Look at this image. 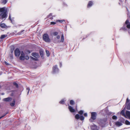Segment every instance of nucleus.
<instances>
[{"label": "nucleus", "instance_id": "1", "mask_svg": "<svg viewBox=\"0 0 130 130\" xmlns=\"http://www.w3.org/2000/svg\"><path fill=\"white\" fill-rule=\"evenodd\" d=\"M5 7L0 8V12L2 13L0 14V18L3 19L6 18L7 17Z\"/></svg>", "mask_w": 130, "mask_h": 130}, {"label": "nucleus", "instance_id": "2", "mask_svg": "<svg viewBox=\"0 0 130 130\" xmlns=\"http://www.w3.org/2000/svg\"><path fill=\"white\" fill-rule=\"evenodd\" d=\"M43 39L44 41L47 42H50L51 40L50 39L49 36L47 34H44L43 36Z\"/></svg>", "mask_w": 130, "mask_h": 130}, {"label": "nucleus", "instance_id": "3", "mask_svg": "<svg viewBox=\"0 0 130 130\" xmlns=\"http://www.w3.org/2000/svg\"><path fill=\"white\" fill-rule=\"evenodd\" d=\"M59 69L58 68L57 66L55 65L53 67L52 72L53 74H56L58 73Z\"/></svg>", "mask_w": 130, "mask_h": 130}, {"label": "nucleus", "instance_id": "4", "mask_svg": "<svg viewBox=\"0 0 130 130\" xmlns=\"http://www.w3.org/2000/svg\"><path fill=\"white\" fill-rule=\"evenodd\" d=\"M106 120H101L100 123H99L100 125L102 127L105 126L106 124Z\"/></svg>", "mask_w": 130, "mask_h": 130}, {"label": "nucleus", "instance_id": "5", "mask_svg": "<svg viewBox=\"0 0 130 130\" xmlns=\"http://www.w3.org/2000/svg\"><path fill=\"white\" fill-rule=\"evenodd\" d=\"M125 26H126L127 28L130 29V23L128 20H127L125 21V24L124 25V27H123V29L125 30L126 29L125 28H124V27Z\"/></svg>", "mask_w": 130, "mask_h": 130}, {"label": "nucleus", "instance_id": "6", "mask_svg": "<svg viewBox=\"0 0 130 130\" xmlns=\"http://www.w3.org/2000/svg\"><path fill=\"white\" fill-rule=\"evenodd\" d=\"M75 118L76 119H80L81 120H84V118L82 115L80 116L78 114H76L75 116Z\"/></svg>", "mask_w": 130, "mask_h": 130}, {"label": "nucleus", "instance_id": "7", "mask_svg": "<svg viewBox=\"0 0 130 130\" xmlns=\"http://www.w3.org/2000/svg\"><path fill=\"white\" fill-rule=\"evenodd\" d=\"M96 112H92L91 113V118L93 120H95L96 119Z\"/></svg>", "mask_w": 130, "mask_h": 130}, {"label": "nucleus", "instance_id": "8", "mask_svg": "<svg viewBox=\"0 0 130 130\" xmlns=\"http://www.w3.org/2000/svg\"><path fill=\"white\" fill-rule=\"evenodd\" d=\"M14 53L16 56L19 57L20 54V52L19 49L17 48L14 51Z\"/></svg>", "mask_w": 130, "mask_h": 130}, {"label": "nucleus", "instance_id": "9", "mask_svg": "<svg viewBox=\"0 0 130 130\" xmlns=\"http://www.w3.org/2000/svg\"><path fill=\"white\" fill-rule=\"evenodd\" d=\"M91 129L92 130H99V128L96 125L93 124L91 126Z\"/></svg>", "mask_w": 130, "mask_h": 130}, {"label": "nucleus", "instance_id": "10", "mask_svg": "<svg viewBox=\"0 0 130 130\" xmlns=\"http://www.w3.org/2000/svg\"><path fill=\"white\" fill-rule=\"evenodd\" d=\"M20 59L22 60H24L25 59V54L23 52L21 53V55L20 57Z\"/></svg>", "mask_w": 130, "mask_h": 130}, {"label": "nucleus", "instance_id": "11", "mask_svg": "<svg viewBox=\"0 0 130 130\" xmlns=\"http://www.w3.org/2000/svg\"><path fill=\"white\" fill-rule=\"evenodd\" d=\"M12 100V98L10 97H8L7 98L4 99L3 101L6 102H10Z\"/></svg>", "mask_w": 130, "mask_h": 130}, {"label": "nucleus", "instance_id": "12", "mask_svg": "<svg viewBox=\"0 0 130 130\" xmlns=\"http://www.w3.org/2000/svg\"><path fill=\"white\" fill-rule=\"evenodd\" d=\"M68 108L70 111L71 112H74L75 111V110L71 106H69Z\"/></svg>", "mask_w": 130, "mask_h": 130}, {"label": "nucleus", "instance_id": "13", "mask_svg": "<svg viewBox=\"0 0 130 130\" xmlns=\"http://www.w3.org/2000/svg\"><path fill=\"white\" fill-rule=\"evenodd\" d=\"M31 55L32 56L37 58H38L39 56V54H38L36 53H32Z\"/></svg>", "mask_w": 130, "mask_h": 130}, {"label": "nucleus", "instance_id": "14", "mask_svg": "<svg viewBox=\"0 0 130 130\" xmlns=\"http://www.w3.org/2000/svg\"><path fill=\"white\" fill-rule=\"evenodd\" d=\"M126 114L127 118L130 119V112L129 111H126Z\"/></svg>", "mask_w": 130, "mask_h": 130}, {"label": "nucleus", "instance_id": "15", "mask_svg": "<svg viewBox=\"0 0 130 130\" xmlns=\"http://www.w3.org/2000/svg\"><path fill=\"white\" fill-rule=\"evenodd\" d=\"M115 125L117 126H121L122 124V123L119 122L117 121L116 122Z\"/></svg>", "mask_w": 130, "mask_h": 130}, {"label": "nucleus", "instance_id": "16", "mask_svg": "<svg viewBox=\"0 0 130 130\" xmlns=\"http://www.w3.org/2000/svg\"><path fill=\"white\" fill-rule=\"evenodd\" d=\"M15 100L14 99H13L12 101V102L10 104V105L11 106H13L15 105Z\"/></svg>", "mask_w": 130, "mask_h": 130}, {"label": "nucleus", "instance_id": "17", "mask_svg": "<svg viewBox=\"0 0 130 130\" xmlns=\"http://www.w3.org/2000/svg\"><path fill=\"white\" fill-rule=\"evenodd\" d=\"M53 16H52V14L51 13H50L48 16H47V17L48 18H49L51 19H53Z\"/></svg>", "mask_w": 130, "mask_h": 130}, {"label": "nucleus", "instance_id": "18", "mask_svg": "<svg viewBox=\"0 0 130 130\" xmlns=\"http://www.w3.org/2000/svg\"><path fill=\"white\" fill-rule=\"evenodd\" d=\"M93 4V3L91 1H90L89 2L88 5V7H91Z\"/></svg>", "mask_w": 130, "mask_h": 130}, {"label": "nucleus", "instance_id": "19", "mask_svg": "<svg viewBox=\"0 0 130 130\" xmlns=\"http://www.w3.org/2000/svg\"><path fill=\"white\" fill-rule=\"evenodd\" d=\"M0 26L1 27L4 28L6 26L5 24L1 23L0 25Z\"/></svg>", "mask_w": 130, "mask_h": 130}, {"label": "nucleus", "instance_id": "20", "mask_svg": "<svg viewBox=\"0 0 130 130\" xmlns=\"http://www.w3.org/2000/svg\"><path fill=\"white\" fill-rule=\"evenodd\" d=\"M64 39V38L63 34H62L61 36V39L60 42H63ZM58 42H60V41H59Z\"/></svg>", "mask_w": 130, "mask_h": 130}, {"label": "nucleus", "instance_id": "21", "mask_svg": "<svg viewBox=\"0 0 130 130\" xmlns=\"http://www.w3.org/2000/svg\"><path fill=\"white\" fill-rule=\"evenodd\" d=\"M7 35H2L1 36V37H0V39H3L4 38H5L7 37Z\"/></svg>", "mask_w": 130, "mask_h": 130}, {"label": "nucleus", "instance_id": "22", "mask_svg": "<svg viewBox=\"0 0 130 130\" xmlns=\"http://www.w3.org/2000/svg\"><path fill=\"white\" fill-rule=\"evenodd\" d=\"M125 124L127 125H130V122L127 120H126L125 121Z\"/></svg>", "mask_w": 130, "mask_h": 130}, {"label": "nucleus", "instance_id": "23", "mask_svg": "<svg viewBox=\"0 0 130 130\" xmlns=\"http://www.w3.org/2000/svg\"><path fill=\"white\" fill-rule=\"evenodd\" d=\"M46 52L47 56L48 57L50 55L49 52L48 51L46 50Z\"/></svg>", "mask_w": 130, "mask_h": 130}, {"label": "nucleus", "instance_id": "24", "mask_svg": "<svg viewBox=\"0 0 130 130\" xmlns=\"http://www.w3.org/2000/svg\"><path fill=\"white\" fill-rule=\"evenodd\" d=\"M53 35L54 36H56L58 34V32H54L53 33Z\"/></svg>", "mask_w": 130, "mask_h": 130}, {"label": "nucleus", "instance_id": "25", "mask_svg": "<svg viewBox=\"0 0 130 130\" xmlns=\"http://www.w3.org/2000/svg\"><path fill=\"white\" fill-rule=\"evenodd\" d=\"M84 112V111L83 110H81L80 111L78 112V113L80 115H83Z\"/></svg>", "mask_w": 130, "mask_h": 130}, {"label": "nucleus", "instance_id": "26", "mask_svg": "<svg viewBox=\"0 0 130 130\" xmlns=\"http://www.w3.org/2000/svg\"><path fill=\"white\" fill-rule=\"evenodd\" d=\"M64 101L63 99L61 101H60L59 103L62 104H63L64 103Z\"/></svg>", "mask_w": 130, "mask_h": 130}, {"label": "nucleus", "instance_id": "27", "mask_svg": "<svg viewBox=\"0 0 130 130\" xmlns=\"http://www.w3.org/2000/svg\"><path fill=\"white\" fill-rule=\"evenodd\" d=\"M127 108L128 110H130V103L127 106Z\"/></svg>", "mask_w": 130, "mask_h": 130}, {"label": "nucleus", "instance_id": "28", "mask_svg": "<svg viewBox=\"0 0 130 130\" xmlns=\"http://www.w3.org/2000/svg\"><path fill=\"white\" fill-rule=\"evenodd\" d=\"M70 104L71 105H72L74 104V102L73 101V100H71L70 102Z\"/></svg>", "mask_w": 130, "mask_h": 130}, {"label": "nucleus", "instance_id": "29", "mask_svg": "<svg viewBox=\"0 0 130 130\" xmlns=\"http://www.w3.org/2000/svg\"><path fill=\"white\" fill-rule=\"evenodd\" d=\"M64 20H57L56 21V22H59L60 23L62 22L63 21H64Z\"/></svg>", "mask_w": 130, "mask_h": 130}, {"label": "nucleus", "instance_id": "30", "mask_svg": "<svg viewBox=\"0 0 130 130\" xmlns=\"http://www.w3.org/2000/svg\"><path fill=\"white\" fill-rule=\"evenodd\" d=\"M112 118L113 119H117V117L116 116H113L112 117Z\"/></svg>", "mask_w": 130, "mask_h": 130}, {"label": "nucleus", "instance_id": "31", "mask_svg": "<svg viewBox=\"0 0 130 130\" xmlns=\"http://www.w3.org/2000/svg\"><path fill=\"white\" fill-rule=\"evenodd\" d=\"M29 58L28 56H25V59L27 60H28L29 59Z\"/></svg>", "mask_w": 130, "mask_h": 130}, {"label": "nucleus", "instance_id": "32", "mask_svg": "<svg viewBox=\"0 0 130 130\" xmlns=\"http://www.w3.org/2000/svg\"><path fill=\"white\" fill-rule=\"evenodd\" d=\"M14 85H15L16 87H18V84L15 82H14L13 83Z\"/></svg>", "mask_w": 130, "mask_h": 130}, {"label": "nucleus", "instance_id": "33", "mask_svg": "<svg viewBox=\"0 0 130 130\" xmlns=\"http://www.w3.org/2000/svg\"><path fill=\"white\" fill-rule=\"evenodd\" d=\"M7 0H3V1L2 3L4 4H5L7 2Z\"/></svg>", "mask_w": 130, "mask_h": 130}, {"label": "nucleus", "instance_id": "34", "mask_svg": "<svg viewBox=\"0 0 130 130\" xmlns=\"http://www.w3.org/2000/svg\"><path fill=\"white\" fill-rule=\"evenodd\" d=\"M26 89L28 91L27 94H28L29 93V92L30 89L29 88L27 87L26 88Z\"/></svg>", "mask_w": 130, "mask_h": 130}, {"label": "nucleus", "instance_id": "35", "mask_svg": "<svg viewBox=\"0 0 130 130\" xmlns=\"http://www.w3.org/2000/svg\"><path fill=\"white\" fill-rule=\"evenodd\" d=\"M56 22H51V24L54 25L56 24Z\"/></svg>", "mask_w": 130, "mask_h": 130}, {"label": "nucleus", "instance_id": "36", "mask_svg": "<svg viewBox=\"0 0 130 130\" xmlns=\"http://www.w3.org/2000/svg\"><path fill=\"white\" fill-rule=\"evenodd\" d=\"M60 38V36H59L58 35L57 36V37H56V38L57 39H59Z\"/></svg>", "mask_w": 130, "mask_h": 130}, {"label": "nucleus", "instance_id": "37", "mask_svg": "<svg viewBox=\"0 0 130 130\" xmlns=\"http://www.w3.org/2000/svg\"><path fill=\"white\" fill-rule=\"evenodd\" d=\"M84 115L85 117H87V114L86 113H85L84 114Z\"/></svg>", "mask_w": 130, "mask_h": 130}, {"label": "nucleus", "instance_id": "38", "mask_svg": "<svg viewBox=\"0 0 130 130\" xmlns=\"http://www.w3.org/2000/svg\"><path fill=\"white\" fill-rule=\"evenodd\" d=\"M59 65L60 67H61L62 66V63L60 62L59 63Z\"/></svg>", "mask_w": 130, "mask_h": 130}, {"label": "nucleus", "instance_id": "39", "mask_svg": "<svg viewBox=\"0 0 130 130\" xmlns=\"http://www.w3.org/2000/svg\"><path fill=\"white\" fill-rule=\"evenodd\" d=\"M31 57V58H32V59H33V60H36V59H36V58H33V57Z\"/></svg>", "mask_w": 130, "mask_h": 130}, {"label": "nucleus", "instance_id": "40", "mask_svg": "<svg viewBox=\"0 0 130 130\" xmlns=\"http://www.w3.org/2000/svg\"><path fill=\"white\" fill-rule=\"evenodd\" d=\"M5 64L6 65H9V64L8 63H7L6 62V61H5Z\"/></svg>", "mask_w": 130, "mask_h": 130}, {"label": "nucleus", "instance_id": "41", "mask_svg": "<svg viewBox=\"0 0 130 130\" xmlns=\"http://www.w3.org/2000/svg\"><path fill=\"white\" fill-rule=\"evenodd\" d=\"M129 101V100H128V98H127L126 99V103H127V102H128Z\"/></svg>", "mask_w": 130, "mask_h": 130}, {"label": "nucleus", "instance_id": "42", "mask_svg": "<svg viewBox=\"0 0 130 130\" xmlns=\"http://www.w3.org/2000/svg\"><path fill=\"white\" fill-rule=\"evenodd\" d=\"M9 19H10V20L11 21V17H10V15H9Z\"/></svg>", "mask_w": 130, "mask_h": 130}, {"label": "nucleus", "instance_id": "43", "mask_svg": "<svg viewBox=\"0 0 130 130\" xmlns=\"http://www.w3.org/2000/svg\"><path fill=\"white\" fill-rule=\"evenodd\" d=\"M5 116V115H4V116H2V117H0V119H1V118H2V117H4V116Z\"/></svg>", "mask_w": 130, "mask_h": 130}, {"label": "nucleus", "instance_id": "44", "mask_svg": "<svg viewBox=\"0 0 130 130\" xmlns=\"http://www.w3.org/2000/svg\"><path fill=\"white\" fill-rule=\"evenodd\" d=\"M89 121L91 122H92V120L91 119H89Z\"/></svg>", "mask_w": 130, "mask_h": 130}, {"label": "nucleus", "instance_id": "45", "mask_svg": "<svg viewBox=\"0 0 130 130\" xmlns=\"http://www.w3.org/2000/svg\"><path fill=\"white\" fill-rule=\"evenodd\" d=\"M1 94L2 95H4V93H2V94Z\"/></svg>", "mask_w": 130, "mask_h": 130}, {"label": "nucleus", "instance_id": "46", "mask_svg": "<svg viewBox=\"0 0 130 130\" xmlns=\"http://www.w3.org/2000/svg\"><path fill=\"white\" fill-rule=\"evenodd\" d=\"M24 31V30H22V31H21V32H22Z\"/></svg>", "mask_w": 130, "mask_h": 130}, {"label": "nucleus", "instance_id": "47", "mask_svg": "<svg viewBox=\"0 0 130 130\" xmlns=\"http://www.w3.org/2000/svg\"><path fill=\"white\" fill-rule=\"evenodd\" d=\"M7 113H6V114H5V115H6Z\"/></svg>", "mask_w": 130, "mask_h": 130}, {"label": "nucleus", "instance_id": "48", "mask_svg": "<svg viewBox=\"0 0 130 130\" xmlns=\"http://www.w3.org/2000/svg\"><path fill=\"white\" fill-rule=\"evenodd\" d=\"M7 113H6V114H5V115H6Z\"/></svg>", "mask_w": 130, "mask_h": 130}, {"label": "nucleus", "instance_id": "49", "mask_svg": "<svg viewBox=\"0 0 130 130\" xmlns=\"http://www.w3.org/2000/svg\"><path fill=\"white\" fill-rule=\"evenodd\" d=\"M122 111H121V112L122 113Z\"/></svg>", "mask_w": 130, "mask_h": 130}]
</instances>
